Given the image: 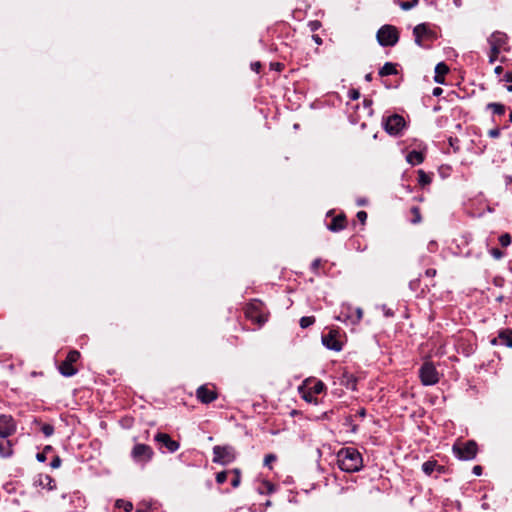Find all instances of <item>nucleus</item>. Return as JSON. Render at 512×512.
<instances>
[{"instance_id":"obj_29","label":"nucleus","mask_w":512,"mask_h":512,"mask_svg":"<svg viewBox=\"0 0 512 512\" xmlns=\"http://www.w3.org/2000/svg\"><path fill=\"white\" fill-rule=\"evenodd\" d=\"M232 472L234 474V479L232 480L231 484L234 488H237L240 485L241 473L240 470L237 468L233 469Z\"/></svg>"},{"instance_id":"obj_28","label":"nucleus","mask_w":512,"mask_h":512,"mask_svg":"<svg viewBox=\"0 0 512 512\" xmlns=\"http://www.w3.org/2000/svg\"><path fill=\"white\" fill-rule=\"evenodd\" d=\"M115 505H116L117 508H122L126 512H130L132 510V508H133V505H132L131 502L125 501V500H122V499L117 500Z\"/></svg>"},{"instance_id":"obj_7","label":"nucleus","mask_w":512,"mask_h":512,"mask_svg":"<svg viewBox=\"0 0 512 512\" xmlns=\"http://www.w3.org/2000/svg\"><path fill=\"white\" fill-rule=\"evenodd\" d=\"M419 377L425 386L435 385L439 381V373L431 362H425L421 366Z\"/></svg>"},{"instance_id":"obj_46","label":"nucleus","mask_w":512,"mask_h":512,"mask_svg":"<svg viewBox=\"0 0 512 512\" xmlns=\"http://www.w3.org/2000/svg\"><path fill=\"white\" fill-rule=\"evenodd\" d=\"M473 473L477 476H480L482 474V467L479 465L474 466Z\"/></svg>"},{"instance_id":"obj_11","label":"nucleus","mask_w":512,"mask_h":512,"mask_svg":"<svg viewBox=\"0 0 512 512\" xmlns=\"http://www.w3.org/2000/svg\"><path fill=\"white\" fill-rule=\"evenodd\" d=\"M153 455L152 448L146 444H136L131 451L132 458L137 462L146 463L152 459Z\"/></svg>"},{"instance_id":"obj_53","label":"nucleus","mask_w":512,"mask_h":512,"mask_svg":"<svg viewBox=\"0 0 512 512\" xmlns=\"http://www.w3.org/2000/svg\"><path fill=\"white\" fill-rule=\"evenodd\" d=\"M273 66H274V67H275V69H277V70H281V68H282V65H281L280 63H275V64H273Z\"/></svg>"},{"instance_id":"obj_35","label":"nucleus","mask_w":512,"mask_h":512,"mask_svg":"<svg viewBox=\"0 0 512 512\" xmlns=\"http://www.w3.org/2000/svg\"><path fill=\"white\" fill-rule=\"evenodd\" d=\"M490 253L497 260H499L503 257V252L501 250H499L498 248H492L490 250Z\"/></svg>"},{"instance_id":"obj_21","label":"nucleus","mask_w":512,"mask_h":512,"mask_svg":"<svg viewBox=\"0 0 512 512\" xmlns=\"http://www.w3.org/2000/svg\"><path fill=\"white\" fill-rule=\"evenodd\" d=\"M396 73H397L396 66L390 62L385 63L379 71L380 76H388V75H393Z\"/></svg>"},{"instance_id":"obj_58","label":"nucleus","mask_w":512,"mask_h":512,"mask_svg":"<svg viewBox=\"0 0 512 512\" xmlns=\"http://www.w3.org/2000/svg\"><path fill=\"white\" fill-rule=\"evenodd\" d=\"M315 40L317 43H321V39L319 37H316Z\"/></svg>"},{"instance_id":"obj_25","label":"nucleus","mask_w":512,"mask_h":512,"mask_svg":"<svg viewBox=\"0 0 512 512\" xmlns=\"http://www.w3.org/2000/svg\"><path fill=\"white\" fill-rule=\"evenodd\" d=\"M343 309H346L347 311L342 310L341 313L337 316V320L339 321H350L352 323L353 317L350 315V306H343Z\"/></svg>"},{"instance_id":"obj_23","label":"nucleus","mask_w":512,"mask_h":512,"mask_svg":"<svg viewBox=\"0 0 512 512\" xmlns=\"http://www.w3.org/2000/svg\"><path fill=\"white\" fill-rule=\"evenodd\" d=\"M418 182L421 186H426L431 183V177L423 170L418 171Z\"/></svg>"},{"instance_id":"obj_19","label":"nucleus","mask_w":512,"mask_h":512,"mask_svg":"<svg viewBox=\"0 0 512 512\" xmlns=\"http://www.w3.org/2000/svg\"><path fill=\"white\" fill-rule=\"evenodd\" d=\"M406 160L411 165H418L424 161V156L421 152L413 150L407 155Z\"/></svg>"},{"instance_id":"obj_49","label":"nucleus","mask_w":512,"mask_h":512,"mask_svg":"<svg viewBox=\"0 0 512 512\" xmlns=\"http://www.w3.org/2000/svg\"><path fill=\"white\" fill-rule=\"evenodd\" d=\"M425 274L428 277H434L436 275V270L435 269H427L425 271Z\"/></svg>"},{"instance_id":"obj_43","label":"nucleus","mask_w":512,"mask_h":512,"mask_svg":"<svg viewBox=\"0 0 512 512\" xmlns=\"http://www.w3.org/2000/svg\"><path fill=\"white\" fill-rule=\"evenodd\" d=\"M500 132L498 129H491L488 132V135L492 138H497L499 136Z\"/></svg>"},{"instance_id":"obj_40","label":"nucleus","mask_w":512,"mask_h":512,"mask_svg":"<svg viewBox=\"0 0 512 512\" xmlns=\"http://www.w3.org/2000/svg\"><path fill=\"white\" fill-rule=\"evenodd\" d=\"M61 462H62V461H61L60 457H59V456H56V457H54V459H53V460H52V462L50 463V466H51L52 468H54V469H55V468H58V467H60Z\"/></svg>"},{"instance_id":"obj_36","label":"nucleus","mask_w":512,"mask_h":512,"mask_svg":"<svg viewBox=\"0 0 512 512\" xmlns=\"http://www.w3.org/2000/svg\"><path fill=\"white\" fill-rule=\"evenodd\" d=\"M277 459L276 455L274 454H267L264 458V465L269 466L272 462H274Z\"/></svg>"},{"instance_id":"obj_38","label":"nucleus","mask_w":512,"mask_h":512,"mask_svg":"<svg viewBox=\"0 0 512 512\" xmlns=\"http://www.w3.org/2000/svg\"><path fill=\"white\" fill-rule=\"evenodd\" d=\"M362 317H363V311H362V309H361V308H357V309H356V317H355V318H353L352 323H353V324H356V323L360 322V320L362 319Z\"/></svg>"},{"instance_id":"obj_41","label":"nucleus","mask_w":512,"mask_h":512,"mask_svg":"<svg viewBox=\"0 0 512 512\" xmlns=\"http://www.w3.org/2000/svg\"><path fill=\"white\" fill-rule=\"evenodd\" d=\"M321 266V259H315L312 264H311V269L314 271V272H317V270L319 269V267Z\"/></svg>"},{"instance_id":"obj_37","label":"nucleus","mask_w":512,"mask_h":512,"mask_svg":"<svg viewBox=\"0 0 512 512\" xmlns=\"http://www.w3.org/2000/svg\"><path fill=\"white\" fill-rule=\"evenodd\" d=\"M500 50L499 49H494V48H491V53H490V56H489V61L491 63H493L494 61H496L497 57H498V54H499Z\"/></svg>"},{"instance_id":"obj_56","label":"nucleus","mask_w":512,"mask_h":512,"mask_svg":"<svg viewBox=\"0 0 512 512\" xmlns=\"http://www.w3.org/2000/svg\"><path fill=\"white\" fill-rule=\"evenodd\" d=\"M507 91L512 92V85L507 86Z\"/></svg>"},{"instance_id":"obj_12","label":"nucleus","mask_w":512,"mask_h":512,"mask_svg":"<svg viewBox=\"0 0 512 512\" xmlns=\"http://www.w3.org/2000/svg\"><path fill=\"white\" fill-rule=\"evenodd\" d=\"M340 334L337 330L331 329L327 335L322 337V343L328 349L340 351L342 349V342L339 339Z\"/></svg>"},{"instance_id":"obj_26","label":"nucleus","mask_w":512,"mask_h":512,"mask_svg":"<svg viewBox=\"0 0 512 512\" xmlns=\"http://www.w3.org/2000/svg\"><path fill=\"white\" fill-rule=\"evenodd\" d=\"M436 465L435 461H426L422 465V470L425 474L430 475L434 471Z\"/></svg>"},{"instance_id":"obj_3","label":"nucleus","mask_w":512,"mask_h":512,"mask_svg":"<svg viewBox=\"0 0 512 512\" xmlns=\"http://www.w3.org/2000/svg\"><path fill=\"white\" fill-rule=\"evenodd\" d=\"M324 388L325 385L322 381L315 379H306L303 382V384L299 387V393L306 402L317 404L318 401L316 395L322 393Z\"/></svg>"},{"instance_id":"obj_55","label":"nucleus","mask_w":512,"mask_h":512,"mask_svg":"<svg viewBox=\"0 0 512 512\" xmlns=\"http://www.w3.org/2000/svg\"><path fill=\"white\" fill-rule=\"evenodd\" d=\"M349 489H350L349 487H342V488H341V492H346V491H348Z\"/></svg>"},{"instance_id":"obj_5","label":"nucleus","mask_w":512,"mask_h":512,"mask_svg":"<svg viewBox=\"0 0 512 512\" xmlns=\"http://www.w3.org/2000/svg\"><path fill=\"white\" fill-rule=\"evenodd\" d=\"M236 458L235 450L229 445L214 446L213 448V462L222 465H227L234 461Z\"/></svg>"},{"instance_id":"obj_6","label":"nucleus","mask_w":512,"mask_h":512,"mask_svg":"<svg viewBox=\"0 0 512 512\" xmlns=\"http://www.w3.org/2000/svg\"><path fill=\"white\" fill-rule=\"evenodd\" d=\"M377 39L382 46H394L399 39L398 31L394 26L384 25L378 30Z\"/></svg>"},{"instance_id":"obj_48","label":"nucleus","mask_w":512,"mask_h":512,"mask_svg":"<svg viewBox=\"0 0 512 512\" xmlns=\"http://www.w3.org/2000/svg\"><path fill=\"white\" fill-rule=\"evenodd\" d=\"M504 81L509 82V83H512V71H511V72H507V73L504 75Z\"/></svg>"},{"instance_id":"obj_34","label":"nucleus","mask_w":512,"mask_h":512,"mask_svg":"<svg viewBox=\"0 0 512 512\" xmlns=\"http://www.w3.org/2000/svg\"><path fill=\"white\" fill-rule=\"evenodd\" d=\"M226 480H227V472L226 471L217 473L216 481L218 484H223Z\"/></svg>"},{"instance_id":"obj_27","label":"nucleus","mask_w":512,"mask_h":512,"mask_svg":"<svg viewBox=\"0 0 512 512\" xmlns=\"http://www.w3.org/2000/svg\"><path fill=\"white\" fill-rule=\"evenodd\" d=\"M315 322V318L313 316H304L300 319V326L301 328L305 329L309 326L313 325Z\"/></svg>"},{"instance_id":"obj_52","label":"nucleus","mask_w":512,"mask_h":512,"mask_svg":"<svg viewBox=\"0 0 512 512\" xmlns=\"http://www.w3.org/2000/svg\"><path fill=\"white\" fill-rule=\"evenodd\" d=\"M494 71H495V73H496V74H498V75H499V74H501V73H502L503 68H502V66H497V67L495 68V70H494Z\"/></svg>"},{"instance_id":"obj_31","label":"nucleus","mask_w":512,"mask_h":512,"mask_svg":"<svg viewBox=\"0 0 512 512\" xmlns=\"http://www.w3.org/2000/svg\"><path fill=\"white\" fill-rule=\"evenodd\" d=\"M499 242L500 244L503 246V247H507L510 245L511 243V237L509 234L505 233V234H502L500 237H499Z\"/></svg>"},{"instance_id":"obj_16","label":"nucleus","mask_w":512,"mask_h":512,"mask_svg":"<svg viewBox=\"0 0 512 512\" xmlns=\"http://www.w3.org/2000/svg\"><path fill=\"white\" fill-rule=\"evenodd\" d=\"M507 37L505 34L501 32H495L493 33L489 38V44L491 48L499 49L501 50L504 45L506 44Z\"/></svg>"},{"instance_id":"obj_20","label":"nucleus","mask_w":512,"mask_h":512,"mask_svg":"<svg viewBox=\"0 0 512 512\" xmlns=\"http://www.w3.org/2000/svg\"><path fill=\"white\" fill-rule=\"evenodd\" d=\"M13 453L12 451V444L9 440H2L0 441V457L6 458L11 456Z\"/></svg>"},{"instance_id":"obj_42","label":"nucleus","mask_w":512,"mask_h":512,"mask_svg":"<svg viewBox=\"0 0 512 512\" xmlns=\"http://www.w3.org/2000/svg\"><path fill=\"white\" fill-rule=\"evenodd\" d=\"M263 485L268 493H272L274 491V486L270 482H263Z\"/></svg>"},{"instance_id":"obj_57","label":"nucleus","mask_w":512,"mask_h":512,"mask_svg":"<svg viewBox=\"0 0 512 512\" xmlns=\"http://www.w3.org/2000/svg\"><path fill=\"white\" fill-rule=\"evenodd\" d=\"M50 449H51V447H50V446L45 447V449H44V453H45L46 451H49Z\"/></svg>"},{"instance_id":"obj_54","label":"nucleus","mask_w":512,"mask_h":512,"mask_svg":"<svg viewBox=\"0 0 512 512\" xmlns=\"http://www.w3.org/2000/svg\"><path fill=\"white\" fill-rule=\"evenodd\" d=\"M365 79H366L367 81H371V80H372V74H371V73L367 74V75L365 76Z\"/></svg>"},{"instance_id":"obj_44","label":"nucleus","mask_w":512,"mask_h":512,"mask_svg":"<svg viewBox=\"0 0 512 512\" xmlns=\"http://www.w3.org/2000/svg\"><path fill=\"white\" fill-rule=\"evenodd\" d=\"M360 97V93L357 90L350 91V98L356 100Z\"/></svg>"},{"instance_id":"obj_32","label":"nucleus","mask_w":512,"mask_h":512,"mask_svg":"<svg viewBox=\"0 0 512 512\" xmlns=\"http://www.w3.org/2000/svg\"><path fill=\"white\" fill-rule=\"evenodd\" d=\"M41 431L43 432V434L47 437L51 436L53 433H54V428L52 425L50 424H44L42 427H41Z\"/></svg>"},{"instance_id":"obj_17","label":"nucleus","mask_w":512,"mask_h":512,"mask_svg":"<svg viewBox=\"0 0 512 512\" xmlns=\"http://www.w3.org/2000/svg\"><path fill=\"white\" fill-rule=\"evenodd\" d=\"M448 71H449V67L445 63H443V62L438 63L435 67L434 81L438 84H443L444 76L448 73Z\"/></svg>"},{"instance_id":"obj_9","label":"nucleus","mask_w":512,"mask_h":512,"mask_svg":"<svg viewBox=\"0 0 512 512\" xmlns=\"http://www.w3.org/2000/svg\"><path fill=\"white\" fill-rule=\"evenodd\" d=\"M405 125L404 118L398 114L391 115L384 121V128L390 135H398L404 129Z\"/></svg>"},{"instance_id":"obj_24","label":"nucleus","mask_w":512,"mask_h":512,"mask_svg":"<svg viewBox=\"0 0 512 512\" xmlns=\"http://www.w3.org/2000/svg\"><path fill=\"white\" fill-rule=\"evenodd\" d=\"M487 108L491 109L493 113L502 115L505 113V106L500 103H489Z\"/></svg>"},{"instance_id":"obj_61","label":"nucleus","mask_w":512,"mask_h":512,"mask_svg":"<svg viewBox=\"0 0 512 512\" xmlns=\"http://www.w3.org/2000/svg\"><path fill=\"white\" fill-rule=\"evenodd\" d=\"M510 121L512 122V111L510 113Z\"/></svg>"},{"instance_id":"obj_33","label":"nucleus","mask_w":512,"mask_h":512,"mask_svg":"<svg viewBox=\"0 0 512 512\" xmlns=\"http://www.w3.org/2000/svg\"><path fill=\"white\" fill-rule=\"evenodd\" d=\"M417 3H418V0H411V1L402 2L400 4V6L403 10H409V9L413 8L414 6H416Z\"/></svg>"},{"instance_id":"obj_18","label":"nucleus","mask_w":512,"mask_h":512,"mask_svg":"<svg viewBox=\"0 0 512 512\" xmlns=\"http://www.w3.org/2000/svg\"><path fill=\"white\" fill-rule=\"evenodd\" d=\"M346 227V218L344 215H338L333 218L332 222L329 224L328 229L333 232H338L343 230Z\"/></svg>"},{"instance_id":"obj_47","label":"nucleus","mask_w":512,"mask_h":512,"mask_svg":"<svg viewBox=\"0 0 512 512\" xmlns=\"http://www.w3.org/2000/svg\"><path fill=\"white\" fill-rule=\"evenodd\" d=\"M36 458H37V460H38L39 462H45V461H46V455H45V453H44V452H42V453H38V454L36 455Z\"/></svg>"},{"instance_id":"obj_45","label":"nucleus","mask_w":512,"mask_h":512,"mask_svg":"<svg viewBox=\"0 0 512 512\" xmlns=\"http://www.w3.org/2000/svg\"><path fill=\"white\" fill-rule=\"evenodd\" d=\"M251 68L252 70H254L255 72H259L260 71V68H261V64L260 62H254L251 64Z\"/></svg>"},{"instance_id":"obj_60","label":"nucleus","mask_w":512,"mask_h":512,"mask_svg":"<svg viewBox=\"0 0 512 512\" xmlns=\"http://www.w3.org/2000/svg\"><path fill=\"white\" fill-rule=\"evenodd\" d=\"M497 340L496 339H493L492 340V344H496Z\"/></svg>"},{"instance_id":"obj_30","label":"nucleus","mask_w":512,"mask_h":512,"mask_svg":"<svg viewBox=\"0 0 512 512\" xmlns=\"http://www.w3.org/2000/svg\"><path fill=\"white\" fill-rule=\"evenodd\" d=\"M411 213L413 214L412 222L417 224L421 221L420 209L418 207H412Z\"/></svg>"},{"instance_id":"obj_2","label":"nucleus","mask_w":512,"mask_h":512,"mask_svg":"<svg viewBox=\"0 0 512 512\" xmlns=\"http://www.w3.org/2000/svg\"><path fill=\"white\" fill-rule=\"evenodd\" d=\"M244 313L247 319L259 327L264 325L269 317V312L266 310L263 302L257 299L252 300L246 305Z\"/></svg>"},{"instance_id":"obj_50","label":"nucleus","mask_w":512,"mask_h":512,"mask_svg":"<svg viewBox=\"0 0 512 512\" xmlns=\"http://www.w3.org/2000/svg\"><path fill=\"white\" fill-rule=\"evenodd\" d=\"M42 478H44V480L48 481L49 484L52 482V479L50 476H48V475H45L44 477L40 476V484L41 485L45 484V481H43Z\"/></svg>"},{"instance_id":"obj_22","label":"nucleus","mask_w":512,"mask_h":512,"mask_svg":"<svg viewBox=\"0 0 512 512\" xmlns=\"http://www.w3.org/2000/svg\"><path fill=\"white\" fill-rule=\"evenodd\" d=\"M499 339L506 346L512 347V331L501 332L499 334Z\"/></svg>"},{"instance_id":"obj_39","label":"nucleus","mask_w":512,"mask_h":512,"mask_svg":"<svg viewBox=\"0 0 512 512\" xmlns=\"http://www.w3.org/2000/svg\"><path fill=\"white\" fill-rule=\"evenodd\" d=\"M357 219L362 223L365 224L367 220V213L365 211H359L357 213Z\"/></svg>"},{"instance_id":"obj_1","label":"nucleus","mask_w":512,"mask_h":512,"mask_svg":"<svg viewBox=\"0 0 512 512\" xmlns=\"http://www.w3.org/2000/svg\"><path fill=\"white\" fill-rule=\"evenodd\" d=\"M337 458L339 468L345 472H357L363 467L362 456L355 448H342Z\"/></svg>"},{"instance_id":"obj_4","label":"nucleus","mask_w":512,"mask_h":512,"mask_svg":"<svg viewBox=\"0 0 512 512\" xmlns=\"http://www.w3.org/2000/svg\"><path fill=\"white\" fill-rule=\"evenodd\" d=\"M478 451L477 443L473 440L466 443H456L453 445V452L460 460H472L476 457Z\"/></svg>"},{"instance_id":"obj_15","label":"nucleus","mask_w":512,"mask_h":512,"mask_svg":"<svg viewBox=\"0 0 512 512\" xmlns=\"http://www.w3.org/2000/svg\"><path fill=\"white\" fill-rule=\"evenodd\" d=\"M155 441L165 446L167 450L171 453L175 452L179 448V443L174 441L168 434L166 433H158L155 436Z\"/></svg>"},{"instance_id":"obj_8","label":"nucleus","mask_w":512,"mask_h":512,"mask_svg":"<svg viewBox=\"0 0 512 512\" xmlns=\"http://www.w3.org/2000/svg\"><path fill=\"white\" fill-rule=\"evenodd\" d=\"M80 359V353L77 350H71L66 359L59 365V372L65 377H71L77 373L73 366Z\"/></svg>"},{"instance_id":"obj_13","label":"nucleus","mask_w":512,"mask_h":512,"mask_svg":"<svg viewBox=\"0 0 512 512\" xmlns=\"http://www.w3.org/2000/svg\"><path fill=\"white\" fill-rule=\"evenodd\" d=\"M16 430V425L10 415L0 414V437L7 438Z\"/></svg>"},{"instance_id":"obj_14","label":"nucleus","mask_w":512,"mask_h":512,"mask_svg":"<svg viewBox=\"0 0 512 512\" xmlns=\"http://www.w3.org/2000/svg\"><path fill=\"white\" fill-rule=\"evenodd\" d=\"M217 392L213 388H209L207 385H202L196 390V397L199 401L204 404H209L217 399Z\"/></svg>"},{"instance_id":"obj_59","label":"nucleus","mask_w":512,"mask_h":512,"mask_svg":"<svg viewBox=\"0 0 512 512\" xmlns=\"http://www.w3.org/2000/svg\"><path fill=\"white\" fill-rule=\"evenodd\" d=\"M360 415H361V416H364V415H365V411H364V410H362V411L360 412Z\"/></svg>"},{"instance_id":"obj_10","label":"nucleus","mask_w":512,"mask_h":512,"mask_svg":"<svg viewBox=\"0 0 512 512\" xmlns=\"http://www.w3.org/2000/svg\"><path fill=\"white\" fill-rule=\"evenodd\" d=\"M413 34L416 44L421 47L424 46L425 41L434 40L436 38L435 32L429 29L424 23L417 25L413 30Z\"/></svg>"},{"instance_id":"obj_62","label":"nucleus","mask_w":512,"mask_h":512,"mask_svg":"<svg viewBox=\"0 0 512 512\" xmlns=\"http://www.w3.org/2000/svg\"><path fill=\"white\" fill-rule=\"evenodd\" d=\"M137 512H144V511H142V510H137Z\"/></svg>"},{"instance_id":"obj_51","label":"nucleus","mask_w":512,"mask_h":512,"mask_svg":"<svg viewBox=\"0 0 512 512\" xmlns=\"http://www.w3.org/2000/svg\"><path fill=\"white\" fill-rule=\"evenodd\" d=\"M442 92H443V90L440 87H436V88L433 89V95L434 96H439V95L442 94Z\"/></svg>"}]
</instances>
